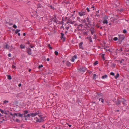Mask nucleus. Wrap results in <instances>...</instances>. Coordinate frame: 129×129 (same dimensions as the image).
Returning a JSON list of instances; mask_svg holds the SVG:
<instances>
[{
    "label": "nucleus",
    "instance_id": "1",
    "mask_svg": "<svg viewBox=\"0 0 129 129\" xmlns=\"http://www.w3.org/2000/svg\"><path fill=\"white\" fill-rule=\"evenodd\" d=\"M39 117L40 118L39 119L37 117L36 118V121L37 122H39L40 123L41 122H43L44 120L43 119V117H41L40 115H38Z\"/></svg>",
    "mask_w": 129,
    "mask_h": 129
},
{
    "label": "nucleus",
    "instance_id": "2",
    "mask_svg": "<svg viewBox=\"0 0 129 129\" xmlns=\"http://www.w3.org/2000/svg\"><path fill=\"white\" fill-rule=\"evenodd\" d=\"M118 39L123 41L125 38V36L123 35H118Z\"/></svg>",
    "mask_w": 129,
    "mask_h": 129
},
{
    "label": "nucleus",
    "instance_id": "3",
    "mask_svg": "<svg viewBox=\"0 0 129 129\" xmlns=\"http://www.w3.org/2000/svg\"><path fill=\"white\" fill-rule=\"evenodd\" d=\"M30 114V116H31L32 117H34L35 116L37 115H39L40 114V112L39 111H37L36 112L34 113H32Z\"/></svg>",
    "mask_w": 129,
    "mask_h": 129
},
{
    "label": "nucleus",
    "instance_id": "4",
    "mask_svg": "<svg viewBox=\"0 0 129 129\" xmlns=\"http://www.w3.org/2000/svg\"><path fill=\"white\" fill-rule=\"evenodd\" d=\"M37 10H39V8H41V9H42L43 8L42 6L40 3H39L37 5Z\"/></svg>",
    "mask_w": 129,
    "mask_h": 129
},
{
    "label": "nucleus",
    "instance_id": "5",
    "mask_svg": "<svg viewBox=\"0 0 129 129\" xmlns=\"http://www.w3.org/2000/svg\"><path fill=\"white\" fill-rule=\"evenodd\" d=\"M87 69L85 67H83L79 69V70L80 72H83L85 71Z\"/></svg>",
    "mask_w": 129,
    "mask_h": 129
},
{
    "label": "nucleus",
    "instance_id": "6",
    "mask_svg": "<svg viewBox=\"0 0 129 129\" xmlns=\"http://www.w3.org/2000/svg\"><path fill=\"white\" fill-rule=\"evenodd\" d=\"M27 51L29 55H31L32 54L31 50L30 48H28L27 49Z\"/></svg>",
    "mask_w": 129,
    "mask_h": 129
},
{
    "label": "nucleus",
    "instance_id": "7",
    "mask_svg": "<svg viewBox=\"0 0 129 129\" xmlns=\"http://www.w3.org/2000/svg\"><path fill=\"white\" fill-rule=\"evenodd\" d=\"M14 115L15 116H16L17 117L19 116L20 117H22L23 116V114H20V113H14Z\"/></svg>",
    "mask_w": 129,
    "mask_h": 129
},
{
    "label": "nucleus",
    "instance_id": "8",
    "mask_svg": "<svg viewBox=\"0 0 129 129\" xmlns=\"http://www.w3.org/2000/svg\"><path fill=\"white\" fill-rule=\"evenodd\" d=\"M79 14L80 16H82L84 15L85 14V12H79L78 13Z\"/></svg>",
    "mask_w": 129,
    "mask_h": 129
},
{
    "label": "nucleus",
    "instance_id": "9",
    "mask_svg": "<svg viewBox=\"0 0 129 129\" xmlns=\"http://www.w3.org/2000/svg\"><path fill=\"white\" fill-rule=\"evenodd\" d=\"M61 36L60 38L61 39H63L64 40V41H65V37H64V34L61 33Z\"/></svg>",
    "mask_w": 129,
    "mask_h": 129
},
{
    "label": "nucleus",
    "instance_id": "10",
    "mask_svg": "<svg viewBox=\"0 0 129 129\" xmlns=\"http://www.w3.org/2000/svg\"><path fill=\"white\" fill-rule=\"evenodd\" d=\"M83 44V42H81L79 44V48L81 49H84V48L82 46Z\"/></svg>",
    "mask_w": 129,
    "mask_h": 129
},
{
    "label": "nucleus",
    "instance_id": "11",
    "mask_svg": "<svg viewBox=\"0 0 129 129\" xmlns=\"http://www.w3.org/2000/svg\"><path fill=\"white\" fill-rule=\"evenodd\" d=\"M118 101L120 103H123L125 101V100L124 98H122L121 100H120L119 99H118Z\"/></svg>",
    "mask_w": 129,
    "mask_h": 129
},
{
    "label": "nucleus",
    "instance_id": "12",
    "mask_svg": "<svg viewBox=\"0 0 129 129\" xmlns=\"http://www.w3.org/2000/svg\"><path fill=\"white\" fill-rule=\"evenodd\" d=\"M96 93L97 94V95L96 96V97H97V98L99 97H102L103 95L102 93Z\"/></svg>",
    "mask_w": 129,
    "mask_h": 129
},
{
    "label": "nucleus",
    "instance_id": "13",
    "mask_svg": "<svg viewBox=\"0 0 129 129\" xmlns=\"http://www.w3.org/2000/svg\"><path fill=\"white\" fill-rule=\"evenodd\" d=\"M66 65L68 66H71V64L70 62L68 61H67L66 62Z\"/></svg>",
    "mask_w": 129,
    "mask_h": 129
},
{
    "label": "nucleus",
    "instance_id": "14",
    "mask_svg": "<svg viewBox=\"0 0 129 129\" xmlns=\"http://www.w3.org/2000/svg\"><path fill=\"white\" fill-rule=\"evenodd\" d=\"M24 113L23 114L24 116H25L26 114H27L28 113V111L27 110H25L24 111Z\"/></svg>",
    "mask_w": 129,
    "mask_h": 129
},
{
    "label": "nucleus",
    "instance_id": "15",
    "mask_svg": "<svg viewBox=\"0 0 129 129\" xmlns=\"http://www.w3.org/2000/svg\"><path fill=\"white\" fill-rule=\"evenodd\" d=\"M66 0H64L63 2L62 3H65L66 4H70V3L69 1H67L66 2Z\"/></svg>",
    "mask_w": 129,
    "mask_h": 129
},
{
    "label": "nucleus",
    "instance_id": "16",
    "mask_svg": "<svg viewBox=\"0 0 129 129\" xmlns=\"http://www.w3.org/2000/svg\"><path fill=\"white\" fill-rule=\"evenodd\" d=\"M5 119H6V120H5L4 119H2V121H0V124H1L2 122H3V121H5V120H6V121L7 120V119H6V116H5Z\"/></svg>",
    "mask_w": 129,
    "mask_h": 129
},
{
    "label": "nucleus",
    "instance_id": "17",
    "mask_svg": "<svg viewBox=\"0 0 129 129\" xmlns=\"http://www.w3.org/2000/svg\"><path fill=\"white\" fill-rule=\"evenodd\" d=\"M20 47L21 49H23V48H25V47L22 44H21L20 45Z\"/></svg>",
    "mask_w": 129,
    "mask_h": 129
},
{
    "label": "nucleus",
    "instance_id": "18",
    "mask_svg": "<svg viewBox=\"0 0 129 129\" xmlns=\"http://www.w3.org/2000/svg\"><path fill=\"white\" fill-rule=\"evenodd\" d=\"M107 77V75H105L103 76H102V78L103 79L106 78Z\"/></svg>",
    "mask_w": 129,
    "mask_h": 129
},
{
    "label": "nucleus",
    "instance_id": "19",
    "mask_svg": "<svg viewBox=\"0 0 129 129\" xmlns=\"http://www.w3.org/2000/svg\"><path fill=\"white\" fill-rule=\"evenodd\" d=\"M103 23L104 24H107L108 23L107 20L106 19L104 20L103 22Z\"/></svg>",
    "mask_w": 129,
    "mask_h": 129
},
{
    "label": "nucleus",
    "instance_id": "20",
    "mask_svg": "<svg viewBox=\"0 0 129 129\" xmlns=\"http://www.w3.org/2000/svg\"><path fill=\"white\" fill-rule=\"evenodd\" d=\"M99 101H101L102 103H103L104 101V99L102 98H99Z\"/></svg>",
    "mask_w": 129,
    "mask_h": 129
},
{
    "label": "nucleus",
    "instance_id": "21",
    "mask_svg": "<svg viewBox=\"0 0 129 129\" xmlns=\"http://www.w3.org/2000/svg\"><path fill=\"white\" fill-rule=\"evenodd\" d=\"M112 20L113 21L114 23H116L117 21V20L116 19L113 18L112 19Z\"/></svg>",
    "mask_w": 129,
    "mask_h": 129
},
{
    "label": "nucleus",
    "instance_id": "22",
    "mask_svg": "<svg viewBox=\"0 0 129 129\" xmlns=\"http://www.w3.org/2000/svg\"><path fill=\"white\" fill-rule=\"evenodd\" d=\"M119 76V74L118 73H117L116 75L115 76V78L116 79H117Z\"/></svg>",
    "mask_w": 129,
    "mask_h": 129
},
{
    "label": "nucleus",
    "instance_id": "23",
    "mask_svg": "<svg viewBox=\"0 0 129 129\" xmlns=\"http://www.w3.org/2000/svg\"><path fill=\"white\" fill-rule=\"evenodd\" d=\"M53 21L54 22H55L57 24H59L58 23V21L57 19H55Z\"/></svg>",
    "mask_w": 129,
    "mask_h": 129
},
{
    "label": "nucleus",
    "instance_id": "24",
    "mask_svg": "<svg viewBox=\"0 0 129 129\" xmlns=\"http://www.w3.org/2000/svg\"><path fill=\"white\" fill-rule=\"evenodd\" d=\"M47 46L51 50L53 49V48L50 45V44H48V45Z\"/></svg>",
    "mask_w": 129,
    "mask_h": 129
},
{
    "label": "nucleus",
    "instance_id": "25",
    "mask_svg": "<svg viewBox=\"0 0 129 129\" xmlns=\"http://www.w3.org/2000/svg\"><path fill=\"white\" fill-rule=\"evenodd\" d=\"M7 76H8V79L10 80L12 78L10 75H7Z\"/></svg>",
    "mask_w": 129,
    "mask_h": 129
},
{
    "label": "nucleus",
    "instance_id": "26",
    "mask_svg": "<svg viewBox=\"0 0 129 129\" xmlns=\"http://www.w3.org/2000/svg\"><path fill=\"white\" fill-rule=\"evenodd\" d=\"M104 54H102L101 56L103 60H105V58L104 57Z\"/></svg>",
    "mask_w": 129,
    "mask_h": 129
},
{
    "label": "nucleus",
    "instance_id": "27",
    "mask_svg": "<svg viewBox=\"0 0 129 129\" xmlns=\"http://www.w3.org/2000/svg\"><path fill=\"white\" fill-rule=\"evenodd\" d=\"M69 21L70 22V23H70L71 24H73L74 23H75V21H72V20H69Z\"/></svg>",
    "mask_w": 129,
    "mask_h": 129
},
{
    "label": "nucleus",
    "instance_id": "28",
    "mask_svg": "<svg viewBox=\"0 0 129 129\" xmlns=\"http://www.w3.org/2000/svg\"><path fill=\"white\" fill-rule=\"evenodd\" d=\"M87 19V22H88V24H90V21H89V18H88V17H87V19Z\"/></svg>",
    "mask_w": 129,
    "mask_h": 129
},
{
    "label": "nucleus",
    "instance_id": "29",
    "mask_svg": "<svg viewBox=\"0 0 129 129\" xmlns=\"http://www.w3.org/2000/svg\"><path fill=\"white\" fill-rule=\"evenodd\" d=\"M20 31V30L17 29L15 31V34H17L18 33V32Z\"/></svg>",
    "mask_w": 129,
    "mask_h": 129
},
{
    "label": "nucleus",
    "instance_id": "30",
    "mask_svg": "<svg viewBox=\"0 0 129 129\" xmlns=\"http://www.w3.org/2000/svg\"><path fill=\"white\" fill-rule=\"evenodd\" d=\"M49 7H50V8L51 9H53V10H54L55 9L54 7H53L52 6V5H50L49 6Z\"/></svg>",
    "mask_w": 129,
    "mask_h": 129
},
{
    "label": "nucleus",
    "instance_id": "31",
    "mask_svg": "<svg viewBox=\"0 0 129 129\" xmlns=\"http://www.w3.org/2000/svg\"><path fill=\"white\" fill-rule=\"evenodd\" d=\"M30 114H28L27 115H25V116H24V117H30Z\"/></svg>",
    "mask_w": 129,
    "mask_h": 129
},
{
    "label": "nucleus",
    "instance_id": "32",
    "mask_svg": "<svg viewBox=\"0 0 129 129\" xmlns=\"http://www.w3.org/2000/svg\"><path fill=\"white\" fill-rule=\"evenodd\" d=\"M96 76V74H94L93 75V78L94 79H96L95 77Z\"/></svg>",
    "mask_w": 129,
    "mask_h": 129
},
{
    "label": "nucleus",
    "instance_id": "33",
    "mask_svg": "<svg viewBox=\"0 0 129 129\" xmlns=\"http://www.w3.org/2000/svg\"><path fill=\"white\" fill-rule=\"evenodd\" d=\"M122 41L121 40H119L118 39V41L117 42L119 44H121Z\"/></svg>",
    "mask_w": 129,
    "mask_h": 129
},
{
    "label": "nucleus",
    "instance_id": "34",
    "mask_svg": "<svg viewBox=\"0 0 129 129\" xmlns=\"http://www.w3.org/2000/svg\"><path fill=\"white\" fill-rule=\"evenodd\" d=\"M5 47L6 49H9V46H8V44H6L5 46Z\"/></svg>",
    "mask_w": 129,
    "mask_h": 129
},
{
    "label": "nucleus",
    "instance_id": "35",
    "mask_svg": "<svg viewBox=\"0 0 129 129\" xmlns=\"http://www.w3.org/2000/svg\"><path fill=\"white\" fill-rule=\"evenodd\" d=\"M20 94H22L23 95H24V94L23 93H20L18 94L17 95V96H19Z\"/></svg>",
    "mask_w": 129,
    "mask_h": 129
},
{
    "label": "nucleus",
    "instance_id": "36",
    "mask_svg": "<svg viewBox=\"0 0 129 129\" xmlns=\"http://www.w3.org/2000/svg\"><path fill=\"white\" fill-rule=\"evenodd\" d=\"M118 39V38L117 37H115L114 38L113 40L115 41H117Z\"/></svg>",
    "mask_w": 129,
    "mask_h": 129
},
{
    "label": "nucleus",
    "instance_id": "37",
    "mask_svg": "<svg viewBox=\"0 0 129 129\" xmlns=\"http://www.w3.org/2000/svg\"><path fill=\"white\" fill-rule=\"evenodd\" d=\"M55 55H58V52L57 51H55L54 52Z\"/></svg>",
    "mask_w": 129,
    "mask_h": 129
},
{
    "label": "nucleus",
    "instance_id": "38",
    "mask_svg": "<svg viewBox=\"0 0 129 129\" xmlns=\"http://www.w3.org/2000/svg\"><path fill=\"white\" fill-rule=\"evenodd\" d=\"M89 40L90 41V42H92V38L91 37H89Z\"/></svg>",
    "mask_w": 129,
    "mask_h": 129
},
{
    "label": "nucleus",
    "instance_id": "39",
    "mask_svg": "<svg viewBox=\"0 0 129 129\" xmlns=\"http://www.w3.org/2000/svg\"><path fill=\"white\" fill-rule=\"evenodd\" d=\"M98 64V62L97 61H96L94 63V65H95L97 64Z\"/></svg>",
    "mask_w": 129,
    "mask_h": 129
},
{
    "label": "nucleus",
    "instance_id": "40",
    "mask_svg": "<svg viewBox=\"0 0 129 129\" xmlns=\"http://www.w3.org/2000/svg\"><path fill=\"white\" fill-rule=\"evenodd\" d=\"M3 102L4 104H6V103H8L9 102V101H7V100H4L3 101Z\"/></svg>",
    "mask_w": 129,
    "mask_h": 129
},
{
    "label": "nucleus",
    "instance_id": "41",
    "mask_svg": "<svg viewBox=\"0 0 129 129\" xmlns=\"http://www.w3.org/2000/svg\"><path fill=\"white\" fill-rule=\"evenodd\" d=\"M15 116L14 115H14L13 116V120L14 121H15Z\"/></svg>",
    "mask_w": 129,
    "mask_h": 129
},
{
    "label": "nucleus",
    "instance_id": "42",
    "mask_svg": "<svg viewBox=\"0 0 129 129\" xmlns=\"http://www.w3.org/2000/svg\"><path fill=\"white\" fill-rule=\"evenodd\" d=\"M110 75H111L114 76L115 75V74L114 73L111 72L110 73Z\"/></svg>",
    "mask_w": 129,
    "mask_h": 129
},
{
    "label": "nucleus",
    "instance_id": "43",
    "mask_svg": "<svg viewBox=\"0 0 129 129\" xmlns=\"http://www.w3.org/2000/svg\"><path fill=\"white\" fill-rule=\"evenodd\" d=\"M125 101L124 102H123V104L125 106H126L127 105V104L125 103Z\"/></svg>",
    "mask_w": 129,
    "mask_h": 129
},
{
    "label": "nucleus",
    "instance_id": "44",
    "mask_svg": "<svg viewBox=\"0 0 129 129\" xmlns=\"http://www.w3.org/2000/svg\"><path fill=\"white\" fill-rule=\"evenodd\" d=\"M91 34H93L94 32V29H93L92 30H90Z\"/></svg>",
    "mask_w": 129,
    "mask_h": 129
},
{
    "label": "nucleus",
    "instance_id": "45",
    "mask_svg": "<svg viewBox=\"0 0 129 129\" xmlns=\"http://www.w3.org/2000/svg\"><path fill=\"white\" fill-rule=\"evenodd\" d=\"M123 33L124 34H126L127 33V31L125 29H124L123 32Z\"/></svg>",
    "mask_w": 129,
    "mask_h": 129
},
{
    "label": "nucleus",
    "instance_id": "46",
    "mask_svg": "<svg viewBox=\"0 0 129 129\" xmlns=\"http://www.w3.org/2000/svg\"><path fill=\"white\" fill-rule=\"evenodd\" d=\"M13 27L15 29L17 27V26L15 24L13 25Z\"/></svg>",
    "mask_w": 129,
    "mask_h": 129
},
{
    "label": "nucleus",
    "instance_id": "47",
    "mask_svg": "<svg viewBox=\"0 0 129 129\" xmlns=\"http://www.w3.org/2000/svg\"><path fill=\"white\" fill-rule=\"evenodd\" d=\"M43 67V66L42 65H39V68H40L41 67Z\"/></svg>",
    "mask_w": 129,
    "mask_h": 129
},
{
    "label": "nucleus",
    "instance_id": "48",
    "mask_svg": "<svg viewBox=\"0 0 129 129\" xmlns=\"http://www.w3.org/2000/svg\"><path fill=\"white\" fill-rule=\"evenodd\" d=\"M71 20V19L70 18H69L68 19V21L67 22V24H68V23H70V22L69 21V20Z\"/></svg>",
    "mask_w": 129,
    "mask_h": 129
},
{
    "label": "nucleus",
    "instance_id": "49",
    "mask_svg": "<svg viewBox=\"0 0 129 129\" xmlns=\"http://www.w3.org/2000/svg\"><path fill=\"white\" fill-rule=\"evenodd\" d=\"M116 104L117 105H119L120 104V103L119 102V101H118V100H117V102L116 103Z\"/></svg>",
    "mask_w": 129,
    "mask_h": 129
},
{
    "label": "nucleus",
    "instance_id": "50",
    "mask_svg": "<svg viewBox=\"0 0 129 129\" xmlns=\"http://www.w3.org/2000/svg\"><path fill=\"white\" fill-rule=\"evenodd\" d=\"M75 59L74 58H73V57L72 58V59H71V61L72 62H74Z\"/></svg>",
    "mask_w": 129,
    "mask_h": 129
},
{
    "label": "nucleus",
    "instance_id": "51",
    "mask_svg": "<svg viewBox=\"0 0 129 129\" xmlns=\"http://www.w3.org/2000/svg\"><path fill=\"white\" fill-rule=\"evenodd\" d=\"M77 56L76 55L74 56L73 57L74 58V59H76L77 58Z\"/></svg>",
    "mask_w": 129,
    "mask_h": 129
},
{
    "label": "nucleus",
    "instance_id": "52",
    "mask_svg": "<svg viewBox=\"0 0 129 129\" xmlns=\"http://www.w3.org/2000/svg\"><path fill=\"white\" fill-rule=\"evenodd\" d=\"M106 51H109L110 52H111V51H110V49H106Z\"/></svg>",
    "mask_w": 129,
    "mask_h": 129
},
{
    "label": "nucleus",
    "instance_id": "53",
    "mask_svg": "<svg viewBox=\"0 0 129 129\" xmlns=\"http://www.w3.org/2000/svg\"><path fill=\"white\" fill-rule=\"evenodd\" d=\"M63 24L62 26H61V27L60 28H63V30H64V27H63Z\"/></svg>",
    "mask_w": 129,
    "mask_h": 129
},
{
    "label": "nucleus",
    "instance_id": "54",
    "mask_svg": "<svg viewBox=\"0 0 129 129\" xmlns=\"http://www.w3.org/2000/svg\"><path fill=\"white\" fill-rule=\"evenodd\" d=\"M86 10L88 12H89L90 11V10L88 7L87 8Z\"/></svg>",
    "mask_w": 129,
    "mask_h": 129
},
{
    "label": "nucleus",
    "instance_id": "55",
    "mask_svg": "<svg viewBox=\"0 0 129 129\" xmlns=\"http://www.w3.org/2000/svg\"><path fill=\"white\" fill-rule=\"evenodd\" d=\"M0 111H1V112L2 114H3L4 113V111L3 110H1Z\"/></svg>",
    "mask_w": 129,
    "mask_h": 129
},
{
    "label": "nucleus",
    "instance_id": "56",
    "mask_svg": "<svg viewBox=\"0 0 129 129\" xmlns=\"http://www.w3.org/2000/svg\"><path fill=\"white\" fill-rule=\"evenodd\" d=\"M118 51H119L120 52V51H123V50L122 49V48H121L119 50H118Z\"/></svg>",
    "mask_w": 129,
    "mask_h": 129
},
{
    "label": "nucleus",
    "instance_id": "57",
    "mask_svg": "<svg viewBox=\"0 0 129 129\" xmlns=\"http://www.w3.org/2000/svg\"><path fill=\"white\" fill-rule=\"evenodd\" d=\"M26 44H30V42L29 41H28L26 43Z\"/></svg>",
    "mask_w": 129,
    "mask_h": 129
},
{
    "label": "nucleus",
    "instance_id": "58",
    "mask_svg": "<svg viewBox=\"0 0 129 129\" xmlns=\"http://www.w3.org/2000/svg\"><path fill=\"white\" fill-rule=\"evenodd\" d=\"M12 68H15L16 67V66L14 65H12Z\"/></svg>",
    "mask_w": 129,
    "mask_h": 129
},
{
    "label": "nucleus",
    "instance_id": "59",
    "mask_svg": "<svg viewBox=\"0 0 129 129\" xmlns=\"http://www.w3.org/2000/svg\"><path fill=\"white\" fill-rule=\"evenodd\" d=\"M8 56L9 57H10L11 56V54H10L9 53L8 54Z\"/></svg>",
    "mask_w": 129,
    "mask_h": 129
},
{
    "label": "nucleus",
    "instance_id": "60",
    "mask_svg": "<svg viewBox=\"0 0 129 129\" xmlns=\"http://www.w3.org/2000/svg\"><path fill=\"white\" fill-rule=\"evenodd\" d=\"M83 25L82 24H80L79 25V26L80 27H82L83 26Z\"/></svg>",
    "mask_w": 129,
    "mask_h": 129
},
{
    "label": "nucleus",
    "instance_id": "61",
    "mask_svg": "<svg viewBox=\"0 0 129 129\" xmlns=\"http://www.w3.org/2000/svg\"><path fill=\"white\" fill-rule=\"evenodd\" d=\"M69 27H66V28L67 29V30H68V29H69Z\"/></svg>",
    "mask_w": 129,
    "mask_h": 129
},
{
    "label": "nucleus",
    "instance_id": "62",
    "mask_svg": "<svg viewBox=\"0 0 129 129\" xmlns=\"http://www.w3.org/2000/svg\"><path fill=\"white\" fill-rule=\"evenodd\" d=\"M10 115H11V116H13L14 115V114H12V113H11H11H10Z\"/></svg>",
    "mask_w": 129,
    "mask_h": 129
},
{
    "label": "nucleus",
    "instance_id": "63",
    "mask_svg": "<svg viewBox=\"0 0 129 129\" xmlns=\"http://www.w3.org/2000/svg\"><path fill=\"white\" fill-rule=\"evenodd\" d=\"M21 85V83H20L18 84V86L19 87H20Z\"/></svg>",
    "mask_w": 129,
    "mask_h": 129
},
{
    "label": "nucleus",
    "instance_id": "64",
    "mask_svg": "<svg viewBox=\"0 0 129 129\" xmlns=\"http://www.w3.org/2000/svg\"><path fill=\"white\" fill-rule=\"evenodd\" d=\"M16 121L17 122H18L19 121V119H16V121Z\"/></svg>",
    "mask_w": 129,
    "mask_h": 129
}]
</instances>
